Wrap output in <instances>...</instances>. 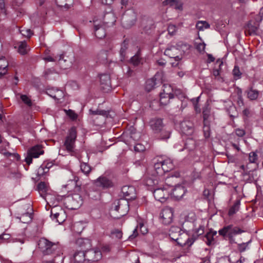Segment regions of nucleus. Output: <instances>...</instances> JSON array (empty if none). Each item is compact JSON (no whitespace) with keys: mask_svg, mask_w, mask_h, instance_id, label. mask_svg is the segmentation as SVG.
<instances>
[{"mask_svg":"<svg viewBox=\"0 0 263 263\" xmlns=\"http://www.w3.org/2000/svg\"><path fill=\"white\" fill-rule=\"evenodd\" d=\"M174 167V165L173 161L170 159H166L155 163L154 165V171L152 174L153 177L149 178L146 180V184L148 186H152L158 185L160 177L162 176L165 172L173 170Z\"/></svg>","mask_w":263,"mask_h":263,"instance_id":"f257e3e1","label":"nucleus"},{"mask_svg":"<svg viewBox=\"0 0 263 263\" xmlns=\"http://www.w3.org/2000/svg\"><path fill=\"white\" fill-rule=\"evenodd\" d=\"M77 243L81 246L85 251V257L88 261H97L101 259L102 253L98 249H90L91 247V242L88 239H79Z\"/></svg>","mask_w":263,"mask_h":263,"instance_id":"f03ea898","label":"nucleus"},{"mask_svg":"<svg viewBox=\"0 0 263 263\" xmlns=\"http://www.w3.org/2000/svg\"><path fill=\"white\" fill-rule=\"evenodd\" d=\"M38 245L44 255H52L55 257L60 256L62 253L58 244L52 243L45 238L40 239Z\"/></svg>","mask_w":263,"mask_h":263,"instance_id":"7ed1b4c3","label":"nucleus"},{"mask_svg":"<svg viewBox=\"0 0 263 263\" xmlns=\"http://www.w3.org/2000/svg\"><path fill=\"white\" fill-rule=\"evenodd\" d=\"M149 126L154 133L159 134V138L161 139H167L170 138L171 132L166 128H164L162 119L159 118L152 119L149 122Z\"/></svg>","mask_w":263,"mask_h":263,"instance_id":"20e7f679","label":"nucleus"},{"mask_svg":"<svg viewBox=\"0 0 263 263\" xmlns=\"http://www.w3.org/2000/svg\"><path fill=\"white\" fill-rule=\"evenodd\" d=\"M115 206L112 212H118V215L115 218H119L125 215L129 211V203L127 199L120 198L115 203Z\"/></svg>","mask_w":263,"mask_h":263,"instance_id":"39448f33","label":"nucleus"},{"mask_svg":"<svg viewBox=\"0 0 263 263\" xmlns=\"http://www.w3.org/2000/svg\"><path fill=\"white\" fill-rule=\"evenodd\" d=\"M137 20V14L134 9L126 10L122 15L121 22L124 27L130 28L133 26Z\"/></svg>","mask_w":263,"mask_h":263,"instance_id":"423d86ee","label":"nucleus"},{"mask_svg":"<svg viewBox=\"0 0 263 263\" xmlns=\"http://www.w3.org/2000/svg\"><path fill=\"white\" fill-rule=\"evenodd\" d=\"M76 138V128L74 127H72L69 130L68 135L64 142V146L68 152H73L75 147V141Z\"/></svg>","mask_w":263,"mask_h":263,"instance_id":"0eeeda50","label":"nucleus"},{"mask_svg":"<svg viewBox=\"0 0 263 263\" xmlns=\"http://www.w3.org/2000/svg\"><path fill=\"white\" fill-rule=\"evenodd\" d=\"M164 54L171 59H174L175 62H172L173 67L177 66L179 62L181 60L182 57L179 55V49L176 46L169 45L164 51Z\"/></svg>","mask_w":263,"mask_h":263,"instance_id":"6e6552de","label":"nucleus"},{"mask_svg":"<svg viewBox=\"0 0 263 263\" xmlns=\"http://www.w3.org/2000/svg\"><path fill=\"white\" fill-rule=\"evenodd\" d=\"M243 232L239 227H234L232 224L225 226L218 231L219 235L222 236H227L230 239H232L234 236Z\"/></svg>","mask_w":263,"mask_h":263,"instance_id":"1a4fd4ad","label":"nucleus"},{"mask_svg":"<svg viewBox=\"0 0 263 263\" xmlns=\"http://www.w3.org/2000/svg\"><path fill=\"white\" fill-rule=\"evenodd\" d=\"M44 154V151L40 145H36L30 148L28 152L27 156L25 158V162L30 165L32 161V158H38L40 155Z\"/></svg>","mask_w":263,"mask_h":263,"instance_id":"9d476101","label":"nucleus"},{"mask_svg":"<svg viewBox=\"0 0 263 263\" xmlns=\"http://www.w3.org/2000/svg\"><path fill=\"white\" fill-rule=\"evenodd\" d=\"M156 188L154 190L153 194L155 198L161 202H164L169 197L170 194V186Z\"/></svg>","mask_w":263,"mask_h":263,"instance_id":"9b49d317","label":"nucleus"},{"mask_svg":"<svg viewBox=\"0 0 263 263\" xmlns=\"http://www.w3.org/2000/svg\"><path fill=\"white\" fill-rule=\"evenodd\" d=\"M53 208L51 210V217L53 220H55L56 222L62 223L66 219V214L64 211L61 208Z\"/></svg>","mask_w":263,"mask_h":263,"instance_id":"f8f14e48","label":"nucleus"},{"mask_svg":"<svg viewBox=\"0 0 263 263\" xmlns=\"http://www.w3.org/2000/svg\"><path fill=\"white\" fill-rule=\"evenodd\" d=\"M93 184L97 187L105 189L113 186L114 184L112 182L108 179L107 177L101 176L95 180Z\"/></svg>","mask_w":263,"mask_h":263,"instance_id":"ddd939ff","label":"nucleus"},{"mask_svg":"<svg viewBox=\"0 0 263 263\" xmlns=\"http://www.w3.org/2000/svg\"><path fill=\"white\" fill-rule=\"evenodd\" d=\"M176 241L180 246L190 247L194 243V240L192 236L190 237L187 233L183 232L180 234Z\"/></svg>","mask_w":263,"mask_h":263,"instance_id":"4468645a","label":"nucleus"},{"mask_svg":"<svg viewBox=\"0 0 263 263\" xmlns=\"http://www.w3.org/2000/svg\"><path fill=\"white\" fill-rule=\"evenodd\" d=\"M160 217L163 224L166 225L170 224L173 220V209L171 208L163 209L160 213Z\"/></svg>","mask_w":263,"mask_h":263,"instance_id":"2eb2a0df","label":"nucleus"},{"mask_svg":"<svg viewBox=\"0 0 263 263\" xmlns=\"http://www.w3.org/2000/svg\"><path fill=\"white\" fill-rule=\"evenodd\" d=\"M121 192L124 199L127 200L134 199L136 197V190L133 186L125 185L122 187Z\"/></svg>","mask_w":263,"mask_h":263,"instance_id":"dca6fc26","label":"nucleus"},{"mask_svg":"<svg viewBox=\"0 0 263 263\" xmlns=\"http://www.w3.org/2000/svg\"><path fill=\"white\" fill-rule=\"evenodd\" d=\"M180 129L182 134L191 135L194 131L193 123L189 120H184L180 124Z\"/></svg>","mask_w":263,"mask_h":263,"instance_id":"f3484780","label":"nucleus"},{"mask_svg":"<svg viewBox=\"0 0 263 263\" xmlns=\"http://www.w3.org/2000/svg\"><path fill=\"white\" fill-rule=\"evenodd\" d=\"M69 200L71 202V209H77L83 204V198L82 196L77 193H74L69 198Z\"/></svg>","mask_w":263,"mask_h":263,"instance_id":"a211bd4d","label":"nucleus"},{"mask_svg":"<svg viewBox=\"0 0 263 263\" xmlns=\"http://www.w3.org/2000/svg\"><path fill=\"white\" fill-rule=\"evenodd\" d=\"M94 32L95 36L98 39H102L106 35L104 27L102 23L94 21Z\"/></svg>","mask_w":263,"mask_h":263,"instance_id":"6ab92c4d","label":"nucleus"},{"mask_svg":"<svg viewBox=\"0 0 263 263\" xmlns=\"http://www.w3.org/2000/svg\"><path fill=\"white\" fill-rule=\"evenodd\" d=\"M259 24L258 23H252L250 21L245 27V33L246 35H252L257 34Z\"/></svg>","mask_w":263,"mask_h":263,"instance_id":"aec40b11","label":"nucleus"},{"mask_svg":"<svg viewBox=\"0 0 263 263\" xmlns=\"http://www.w3.org/2000/svg\"><path fill=\"white\" fill-rule=\"evenodd\" d=\"M140 134L136 131L132 130L129 133H126L124 135V140L127 144H131L132 142L137 141L140 138Z\"/></svg>","mask_w":263,"mask_h":263,"instance_id":"412c9836","label":"nucleus"},{"mask_svg":"<svg viewBox=\"0 0 263 263\" xmlns=\"http://www.w3.org/2000/svg\"><path fill=\"white\" fill-rule=\"evenodd\" d=\"M100 83L103 90H109L111 85L109 76L107 74H101L100 76Z\"/></svg>","mask_w":263,"mask_h":263,"instance_id":"4be33fe9","label":"nucleus"},{"mask_svg":"<svg viewBox=\"0 0 263 263\" xmlns=\"http://www.w3.org/2000/svg\"><path fill=\"white\" fill-rule=\"evenodd\" d=\"M196 219V216L195 213H189L185 217V222L183 224V227H187L188 225H191V228L195 227V221Z\"/></svg>","mask_w":263,"mask_h":263,"instance_id":"5701e85b","label":"nucleus"},{"mask_svg":"<svg viewBox=\"0 0 263 263\" xmlns=\"http://www.w3.org/2000/svg\"><path fill=\"white\" fill-rule=\"evenodd\" d=\"M172 191V195L177 199H181L185 193V189L182 185L176 186Z\"/></svg>","mask_w":263,"mask_h":263,"instance_id":"b1692460","label":"nucleus"},{"mask_svg":"<svg viewBox=\"0 0 263 263\" xmlns=\"http://www.w3.org/2000/svg\"><path fill=\"white\" fill-rule=\"evenodd\" d=\"M178 146L179 145L178 144H176L175 147L178 149V151L180 152L182 151L184 149H186L189 151H191L195 148L196 143L195 140L193 139L187 138L185 141L183 148H178Z\"/></svg>","mask_w":263,"mask_h":263,"instance_id":"393cba45","label":"nucleus"},{"mask_svg":"<svg viewBox=\"0 0 263 263\" xmlns=\"http://www.w3.org/2000/svg\"><path fill=\"white\" fill-rule=\"evenodd\" d=\"M53 165V162H44L38 168L37 174L38 176H43L46 174L50 168H51Z\"/></svg>","mask_w":263,"mask_h":263,"instance_id":"a878e982","label":"nucleus"},{"mask_svg":"<svg viewBox=\"0 0 263 263\" xmlns=\"http://www.w3.org/2000/svg\"><path fill=\"white\" fill-rule=\"evenodd\" d=\"M73 258L74 263H82L86 260L85 250L76 252L73 254Z\"/></svg>","mask_w":263,"mask_h":263,"instance_id":"bb28decb","label":"nucleus"},{"mask_svg":"<svg viewBox=\"0 0 263 263\" xmlns=\"http://www.w3.org/2000/svg\"><path fill=\"white\" fill-rule=\"evenodd\" d=\"M141 25L146 33L154 28V22L151 19L143 18L141 22Z\"/></svg>","mask_w":263,"mask_h":263,"instance_id":"cd10ccee","label":"nucleus"},{"mask_svg":"<svg viewBox=\"0 0 263 263\" xmlns=\"http://www.w3.org/2000/svg\"><path fill=\"white\" fill-rule=\"evenodd\" d=\"M8 62L5 57H0V77L5 74L8 70Z\"/></svg>","mask_w":263,"mask_h":263,"instance_id":"c85d7f7f","label":"nucleus"},{"mask_svg":"<svg viewBox=\"0 0 263 263\" xmlns=\"http://www.w3.org/2000/svg\"><path fill=\"white\" fill-rule=\"evenodd\" d=\"M181 229L178 227H172L170 229L169 235L170 238L176 241L180 235Z\"/></svg>","mask_w":263,"mask_h":263,"instance_id":"c756f323","label":"nucleus"},{"mask_svg":"<svg viewBox=\"0 0 263 263\" xmlns=\"http://www.w3.org/2000/svg\"><path fill=\"white\" fill-rule=\"evenodd\" d=\"M177 48L179 49V54H181V52L183 53H187L189 51L191 46L183 42H179L176 44Z\"/></svg>","mask_w":263,"mask_h":263,"instance_id":"7c9ffc66","label":"nucleus"},{"mask_svg":"<svg viewBox=\"0 0 263 263\" xmlns=\"http://www.w3.org/2000/svg\"><path fill=\"white\" fill-rule=\"evenodd\" d=\"M116 22V18L114 14L112 12L106 13L104 16V23L108 24L113 25Z\"/></svg>","mask_w":263,"mask_h":263,"instance_id":"2f4dec72","label":"nucleus"},{"mask_svg":"<svg viewBox=\"0 0 263 263\" xmlns=\"http://www.w3.org/2000/svg\"><path fill=\"white\" fill-rule=\"evenodd\" d=\"M48 94L53 98L57 100H60L64 97V92L59 89L49 90Z\"/></svg>","mask_w":263,"mask_h":263,"instance_id":"473e14b6","label":"nucleus"},{"mask_svg":"<svg viewBox=\"0 0 263 263\" xmlns=\"http://www.w3.org/2000/svg\"><path fill=\"white\" fill-rule=\"evenodd\" d=\"M80 164V169L81 172L85 175H88L91 171V167L87 163L83 162L82 159V156L79 159Z\"/></svg>","mask_w":263,"mask_h":263,"instance_id":"72a5a7b5","label":"nucleus"},{"mask_svg":"<svg viewBox=\"0 0 263 263\" xmlns=\"http://www.w3.org/2000/svg\"><path fill=\"white\" fill-rule=\"evenodd\" d=\"M192 231V237L195 241L197 237L203 234L204 233V227L203 226H199L198 228L194 229V228H191V230H189L188 231Z\"/></svg>","mask_w":263,"mask_h":263,"instance_id":"f704fd0d","label":"nucleus"},{"mask_svg":"<svg viewBox=\"0 0 263 263\" xmlns=\"http://www.w3.org/2000/svg\"><path fill=\"white\" fill-rule=\"evenodd\" d=\"M30 212H27L26 213H23L21 215L19 218L22 222L27 223L31 221L32 219V214L31 212L32 211L31 208H30Z\"/></svg>","mask_w":263,"mask_h":263,"instance_id":"c9c22d12","label":"nucleus"},{"mask_svg":"<svg viewBox=\"0 0 263 263\" xmlns=\"http://www.w3.org/2000/svg\"><path fill=\"white\" fill-rule=\"evenodd\" d=\"M30 50L29 46L26 42H21L19 43L18 47V52L22 55H25L27 54L28 51Z\"/></svg>","mask_w":263,"mask_h":263,"instance_id":"e433bc0d","label":"nucleus"},{"mask_svg":"<svg viewBox=\"0 0 263 263\" xmlns=\"http://www.w3.org/2000/svg\"><path fill=\"white\" fill-rule=\"evenodd\" d=\"M108 52L106 50L101 51L98 55V60L103 64H107L108 63Z\"/></svg>","mask_w":263,"mask_h":263,"instance_id":"4c0bfd02","label":"nucleus"},{"mask_svg":"<svg viewBox=\"0 0 263 263\" xmlns=\"http://www.w3.org/2000/svg\"><path fill=\"white\" fill-rule=\"evenodd\" d=\"M174 98V95H168L164 94L162 96V92L160 93V103L163 105H166L171 99Z\"/></svg>","mask_w":263,"mask_h":263,"instance_id":"58836bf2","label":"nucleus"},{"mask_svg":"<svg viewBox=\"0 0 263 263\" xmlns=\"http://www.w3.org/2000/svg\"><path fill=\"white\" fill-rule=\"evenodd\" d=\"M164 6L170 5V6H175L176 9H182V5L178 3L177 0H165L162 3Z\"/></svg>","mask_w":263,"mask_h":263,"instance_id":"ea45409f","label":"nucleus"},{"mask_svg":"<svg viewBox=\"0 0 263 263\" xmlns=\"http://www.w3.org/2000/svg\"><path fill=\"white\" fill-rule=\"evenodd\" d=\"M248 98L251 100H254L258 98L259 92L256 89L250 88L247 91Z\"/></svg>","mask_w":263,"mask_h":263,"instance_id":"a19ab883","label":"nucleus"},{"mask_svg":"<svg viewBox=\"0 0 263 263\" xmlns=\"http://www.w3.org/2000/svg\"><path fill=\"white\" fill-rule=\"evenodd\" d=\"M156 76H155L153 78L148 79L146 81L145 88L147 91H150L157 85V83L156 82Z\"/></svg>","mask_w":263,"mask_h":263,"instance_id":"79ce46f5","label":"nucleus"},{"mask_svg":"<svg viewBox=\"0 0 263 263\" xmlns=\"http://www.w3.org/2000/svg\"><path fill=\"white\" fill-rule=\"evenodd\" d=\"M240 201L239 200L236 201L233 206L230 209L229 211V215L232 216L235 214L239 209Z\"/></svg>","mask_w":263,"mask_h":263,"instance_id":"37998d69","label":"nucleus"},{"mask_svg":"<svg viewBox=\"0 0 263 263\" xmlns=\"http://www.w3.org/2000/svg\"><path fill=\"white\" fill-rule=\"evenodd\" d=\"M141 60L142 59L141 58V55L139 52L132 57L130 60L131 63L134 66L139 65L141 63Z\"/></svg>","mask_w":263,"mask_h":263,"instance_id":"c03bdc74","label":"nucleus"},{"mask_svg":"<svg viewBox=\"0 0 263 263\" xmlns=\"http://www.w3.org/2000/svg\"><path fill=\"white\" fill-rule=\"evenodd\" d=\"M196 27L199 31H203L204 29L209 28L210 25L206 21H200L197 23Z\"/></svg>","mask_w":263,"mask_h":263,"instance_id":"a18cd8bd","label":"nucleus"},{"mask_svg":"<svg viewBox=\"0 0 263 263\" xmlns=\"http://www.w3.org/2000/svg\"><path fill=\"white\" fill-rule=\"evenodd\" d=\"M162 96L164 94L168 95H174L173 94V89L172 88L171 86L168 84H164L163 85L162 89Z\"/></svg>","mask_w":263,"mask_h":263,"instance_id":"49530a36","label":"nucleus"},{"mask_svg":"<svg viewBox=\"0 0 263 263\" xmlns=\"http://www.w3.org/2000/svg\"><path fill=\"white\" fill-rule=\"evenodd\" d=\"M217 234L216 231H211L205 235V238L207 239L206 243L210 245L211 241L213 240V237Z\"/></svg>","mask_w":263,"mask_h":263,"instance_id":"de8ad7c7","label":"nucleus"},{"mask_svg":"<svg viewBox=\"0 0 263 263\" xmlns=\"http://www.w3.org/2000/svg\"><path fill=\"white\" fill-rule=\"evenodd\" d=\"M111 235L112 238L120 239L122 237V232L118 229H115L111 232Z\"/></svg>","mask_w":263,"mask_h":263,"instance_id":"09e8293b","label":"nucleus"},{"mask_svg":"<svg viewBox=\"0 0 263 263\" xmlns=\"http://www.w3.org/2000/svg\"><path fill=\"white\" fill-rule=\"evenodd\" d=\"M89 112L91 115H102L103 116H106L108 114L106 111L104 110H100L99 109H97L95 110L90 109Z\"/></svg>","mask_w":263,"mask_h":263,"instance_id":"8fccbe9b","label":"nucleus"},{"mask_svg":"<svg viewBox=\"0 0 263 263\" xmlns=\"http://www.w3.org/2000/svg\"><path fill=\"white\" fill-rule=\"evenodd\" d=\"M20 98L22 101L28 106H31L32 105L31 100L27 96L25 95H21L20 96Z\"/></svg>","mask_w":263,"mask_h":263,"instance_id":"3c124183","label":"nucleus"},{"mask_svg":"<svg viewBox=\"0 0 263 263\" xmlns=\"http://www.w3.org/2000/svg\"><path fill=\"white\" fill-rule=\"evenodd\" d=\"M203 130L205 138L210 136V128L209 123H203Z\"/></svg>","mask_w":263,"mask_h":263,"instance_id":"603ef678","label":"nucleus"},{"mask_svg":"<svg viewBox=\"0 0 263 263\" xmlns=\"http://www.w3.org/2000/svg\"><path fill=\"white\" fill-rule=\"evenodd\" d=\"M20 31L22 35L27 37H30L32 34V31L29 29H21L20 30Z\"/></svg>","mask_w":263,"mask_h":263,"instance_id":"864d4df0","label":"nucleus"},{"mask_svg":"<svg viewBox=\"0 0 263 263\" xmlns=\"http://www.w3.org/2000/svg\"><path fill=\"white\" fill-rule=\"evenodd\" d=\"M249 161L251 163H255L257 159V155L255 152H252L249 154Z\"/></svg>","mask_w":263,"mask_h":263,"instance_id":"5fc2aeb1","label":"nucleus"},{"mask_svg":"<svg viewBox=\"0 0 263 263\" xmlns=\"http://www.w3.org/2000/svg\"><path fill=\"white\" fill-rule=\"evenodd\" d=\"M233 74L234 77L236 78L237 79H239L240 78L241 73L240 72L239 68L238 66H235L233 70Z\"/></svg>","mask_w":263,"mask_h":263,"instance_id":"6e6d98bb","label":"nucleus"},{"mask_svg":"<svg viewBox=\"0 0 263 263\" xmlns=\"http://www.w3.org/2000/svg\"><path fill=\"white\" fill-rule=\"evenodd\" d=\"M145 146L140 143H137L134 146V149L136 152H141L145 150Z\"/></svg>","mask_w":263,"mask_h":263,"instance_id":"4d7b16f0","label":"nucleus"},{"mask_svg":"<svg viewBox=\"0 0 263 263\" xmlns=\"http://www.w3.org/2000/svg\"><path fill=\"white\" fill-rule=\"evenodd\" d=\"M67 115L72 119L74 120L77 118V115L72 110H65Z\"/></svg>","mask_w":263,"mask_h":263,"instance_id":"13d9d810","label":"nucleus"},{"mask_svg":"<svg viewBox=\"0 0 263 263\" xmlns=\"http://www.w3.org/2000/svg\"><path fill=\"white\" fill-rule=\"evenodd\" d=\"M176 27L175 25L173 24H170L168 25L167 30L168 33L171 35H173L176 31Z\"/></svg>","mask_w":263,"mask_h":263,"instance_id":"bf43d9fd","label":"nucleus"},{"mask_svg":"<svg viewBox=\"0 0 263 263\" xmlns=\"http://www.w3.org/2000/svg\"><path fill=\"white\" fill-rule=\"evenodd\" d=\"M205 47V44L203 42L199 43L197 44L196 45V49L200 52H204Z\"/></svg>","mask_w":263,"mask_h":263,"instance_id":"052dcab7","label":"nucleus"},{"mask_svg":"<svg viewBox=\"0 0 263 263\" xmlns=\"http://www.w3.org/2000/svg\"><path fill=\"white\" fill-rule=\"evenodd\" d=\"M46 185L44 182H41L37 185V189L39 191L45 192L46 191Z\"/></svg>","mask_w":263,"mask_h":263,"instance_id":"680f3d73","label":"nucleus"},{"mask_svg":"<svg viewBox=\"0 0 263 263\" xmlns=\"http://www.w3.org/2000/svg\"><path fill=\"white\" fill-rule=\"evenodd\" d=\"M236 135L240 137H243L245 134L246 132L244 129L241 128H237L235 129Z\"/></svg>","mask_w":263,"mask_h":263,"instance_id":"e2e57ef3","label":"nucleus"},{"mask_svg":"<svg viewBox=\"0 0 263 263\" xmlns=\"http://www.w3.org/2000/svg\"><path fill=\"white\" fill-rule=\"evenodd\" d=\"M248 246V243H242L238 245V249L241 252H244Z\"/></svg>","mask_w":263,"mask_h":263,"instance_id":"0e129e2a","label":"nucleus"},{"mask_svg":"<svg viewBox=\"0 0 263 263\" xmlns=\"http://www.w3.org/2000/svg\"><path fill=\"white\" fill-rule=\"evenodd\" d=\"M217 263H230V259L228 257L220 258Z\"/></svg>","mask_w":263,"mask_h":263,"instance_id":"69168bd1","label":"nucleus"},{"mask_svg":"<svg viewBox=\"0 0 263 263\" xmlns=\"http://www.w3.org/2000/svg\"><path fill=\"white\" fill-rule=\"evenodd\" d=\"M138 228V227H137L136 229H134V230L133 231V234L129 236V237H128L129 239L132 240V239L135 238L138 236V232H137Z\"/></svg>","mask_w":263,"mask_h":263,"instance_id":"338daca9","label":"nucleus"},{"mask_svg":"<svg viewBox=\"0 0 263 263\" xmlns=\"http://www.w3.org/2000/svg\"><path fill=\"white\" fill-rule=\"evenodd\" d=\"M139 227H140V232L142 234H145L147 233V229L143 223H140Z\"/></svg>","mask_w":263,"mask_h":263,"instance_id":"774afa93","label":"nucleus"}]
</instances>
